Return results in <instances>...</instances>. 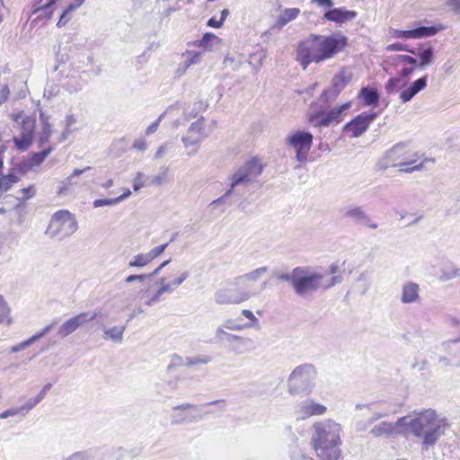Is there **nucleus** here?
Masks as SVG:
<instances>
[{
    "mask_svg": "<svg viewBox=\"0 0 460 460\" xmlns=\"http://www.w3.org/2000/svg\"><path fill=\"white\" fill-rule=\"evenodd\" d=\"M347 45L348 38L342 34H311L297 44L296 60L305 70L311 63L320 64L333 58Z\"/></svg>",
    "mask_w": 460,
    "mask_h": 460,
    "instance_id": "nucleus-1",
    "label": "nucleus"
},
{
    "mask_svg": "<svg viewBox=\"0 0 460 460\" xmlns=\"http://www.w3.org/2000/svg\"><path fill=\"white\" fill-rule=\"evenodd\" d=\"M402 418L406 420L403 423L404 432L421 438L422 447L426 450L444 434L446 423L431 409L413 412L412 415Z\"/></svg>",
    "mask_w": 460,
    "mask_h": 460,
    "instance_id": "nucleus-2",
    "label": "nucleus"
},
{
    "mask_svg": "<svg viewBox=\"0 0 460 460\" xmlns=\"http://www.w3.org/2000/svg\"><path fill=\"white\" fill-rule=\"evenodd\" d=\"M262 169L263 166L258 158H252L245 162L228 175L229 189L226 190L224 195L213 200L210 206L215 207L225 203L232 204V197H236V199L242 198L248 186L261 173Z\"/></svg>",
    "mask_w": 460,
    "mask_h": 460,
    "instance_id": "nucleus-3",
    "label": "nucleus"
},
{
    "mask_svg": "<svg viewBox=\"0 0 460 460\" xmlns=\"http://www.w3.org/2000/svg\"><path fill=\"white\" fill-rule=\"evenodd\" d=\"M341 281V276H333L325 280L323 273L314 271L306 266H298L293 290L299 297L308 298L319 289L330 288Z\"/></svg>",
    "mask_w": 460,
    "mask_h": 460,
    "instance_id": "nucleus-4",
    "label": "nucleus"
},
{
    "mask_svg": "<svg viewBox=\"0 0 460 460\" xmlns=\"http://www.w3.org/2000/svg\"><path fill=\"white\" fill-rule=\"evenodd\" d=\"M316 376V368L311 363H305L296 367L288 379V393L291 395L299 394H310L314 386Z\"/></svg>",
    "mask_w": 460,
    "mask_h": 460,
    "instance_id": "nucleus-5",
    "label": "nucleus"
},
{
    "mask_svg": "<svg viewBox=\"0 0 460 460\" xmlns=\"http://www.w3.org/2000/svg\"><path fill=\"white\" fill-rule=\"evenodd\" d=\"M416 155L410 154L405 143H398L386 152L385 157L392 166L400 167V172H412L422 168V163H417L412 156Z\"/></svg>",
    "mask_w": 460,
    "mask_h": 460,
    "instance_id": "nucleus-6",
    "label": "nucleus"
},
{
    "mask_svg": "<svg viewBox=\"0 0 460 460\" xmlns=\"http://www.w3.org/2000/svg\"><path fill=\"white\" fill-rule=\"evenodd\" d=\"M341 427L334 420L328 419L317 421L313 426L312 445L332 444L341 442Z\"/></svg>",
    "mask_w": 460,
    "mask_h": 460,
    "instance_id": "nucleus-7",
    "label": "nucleus"
},
{
    "mask_svg": "<svg viewBox=\"0 0 460 460\" xmlns=\"http://www.w3.org/2000/svg\"><path fill=\"white\" fill-rule=\"evenodd\" d=\"M76 229L75 217L68 211L61 210L53 215L46 234L50 237L63 239L73 234Z\"/></svg>",
    "mask_w": 460,
    "mask_h": 460,
    "instance_id": "nucleus-8",
    "label": "nucleus"
},
{
    "mask_svg": "<svg viewBox=\"0 0 460 460\" xmlns=\"http://www.w3.org/2000/svg\"><path fill=\"white\" fill-rule=\"evenodd\" d=\"M208 412L202 413L196 405L184 403L172 407L171 422L173 425L197 422L202 420Z\"/></svg>",
    "mask_w": 460,
    "mask_h": 460,
    "instance_id": "nucleus-9",
    "label": "nucleus"
},
{
    "mask_svg": "<svg viewBox=\"0 0 460 460\" xmlns=\"http://www.w3.org/2000/svg\"><path fill=\"white\" fill-rule=\"evenodd\" d=\"M190 276L189 270L182 271L176 279L170 282H166L164 277L161 278L157 283L159 288L146 301V305L153 306L162 300V296L165 293H172L179 286H181Z\"/></svg>",
    "mask_w": 460,
    "mask_h": 460,
    "instance_id": "nucleus-10",
    "label": "nucleus"
},
{
    "mask_svg": "<svg viewBox=\"0 0 460 460\" xmlns=\"http://www.w3.org/2000/svg\"><path fill=\"white\" fill-rule=\"evenodd\" d=\"M350 107V102L335 107L328 112L319 111L310 113L308 121L314 127H328L332 123H339L341 120V114Z\"/></svg>",
    "mask_w": 460,
    "mask_h": 460,
    "instance_id": "nucleus-11",
    "label": "nucleus"
},
{
    "mask_svg": "<svg viewBox=\"0 0 460 460\" xmlns=\"http://www.w3.org/2000/svg\"><path fill=\"white\" fill-rule=\"evenodd\" d=\"M268 272V267L262 266L257 268L250 272L240 275L234 279V284L237 287H241L243 290H248L252 292V296H256L263 290L266 287L264 282L260 290H257L254 284L266 273Z\"/></svg>",
    "mask_w": 460,
    "mask_h": 460,
    "instance_id": "nucleus-12",
    "label": "nucleus"
},
{
    "mask_svg": "<svg viewBox=\"0 0 460 460\" xmlns=\"http://www.w3.org/2000/svg\"><path fill=\"white\" fill-rule=\"evenodd\" d=\"M288 143L296 149L297 161L304 163L307 160L312 146L313 135L309 132L297 131L288 137Z\"/></svg>",
    "mask_w": 460,
    "mask_h": 460,
    "instance_id": "nucleus-13",
    "label": "nucleus"
},
{
    "mask_svg": "<svg viewBox=\"0 0 460 460\" xmlns=\"http://www.w3.org/2000/svg\"><path fill=\"white\" fill-rule=\"evenodd\" d=\"M352 79V73L349 68L341 69L332 78V86L322 93L324 102H329L337 98L345 86Z\"/></svg>",
    "mask_w": 460,
    "mask_h": 460,
    "instance_id": "nucleus-14",
    "label": "nucleus"
},
{
    "mask_svg": "<svg viewBox=\"0 0 460 460\" xmlns=\"http://www.w3.org/2000/svg\"><path fill=\"white\" fill-rule=\"evenodd\" d=\"M252 297V292L239 288H221L215 294V301L218 305L241 304Z\"/></svg>",
    "mask_w": 460,
    "mask_h": 460,
    "instance_id": "nucleus-15",
    "label": "nucleus"
},
{
    "mask_svg": "<svg viewBox=\"0 0 460 460\" xmlns=\"http://www.w3.org/2000/svg\"><path fill=\"white\" fill-rule=\"evenodd\" d=\"M405 420V418L401 417L395 422L386 420L376 422L370 429L369 434L376 438L395 437L396 435L403 432L401 429L403 428Z\"/></svg>",
    "mask_w": 460,
    "mask_h": 460,
    "instance_id": "nucleus-16",
    "label": "nucleus"
},
{
    "mask_svg": "<svg viewBox=\"0 0 460 460\" xmlns=\"http://www.w3.org/2000/svg\"><path fill=\"white\" fill-rule=\"evenodd\" d=\"M376 112H362L344 126V130L350 131L352 137H358L367 131L369 125L376 119Z\"/></svg>",
    "mask_w": 460,
    "mask_h": 460,
    "instance_id": "nucleus-17",
    "label": "nucleus"
},
{
    "mask_svg": "<svg viewBox=\"0 0 460 460\" xmlns=\"http://www.w3.org/2000/svg\"><path fill=\"white\" fill-rule=\"evenodd\" d=\"M326 411V406L318 403L312 399H305L297 404L295 412L297 420H305L312 416L323 415Z\"/></svg>",
    "mask_w": 460,
    "mask_h": 460,
    "instance_id": "nucleus-18",
    "label": "nucleus"
},
{
    "mask_svg": "<svg viewBox=\"0 0 460 460\" xmlns=\"http://www.w3.org/2000/svg\"><path fill=\"white\" fill-rule=\"evenodd\" d=\"M442 27L437 26H420L416 29L401 31L394 30L391 33L396 39H421L437 34Z\"/></svg>",
    "mask_w": 460,
    "mask_h": 460,
    "instance_id": "nucleus-19",
    "label": "nucleus"
},
{
    "mask_svg": "<svg viewBox=\"0 0 460 460\" xmlns=\"http://www.w3.org/2000/svg\"><path fill=\"white\" fill-rule=\"evenodd\" d=\"M343 217L362 224L370 229H376L377 224L373 222L371 217L367 214L362 207L348 206L342 208Z\"/></svg>",
    "mask_w": 460,
    "mask_h": 460,
    "instance_id": "nucleus-20",
    "label": "nucleus"
},
{
    "mask_svg": "<svg viewBox=\"0 0 460 460\" xmlns=\"http://www.w3.org/2000/svg\"><path fill=\"white\" fill-rule=\"evenodd\" d=\"M341 442L312 445L317 460H341Z\"/></svg>",
    "mask_w": 460,
    "mask_h": 460,
    "instance_id": "nucleus-21",
    "label": "nucleus"
},
{
    "mask_svg": "<svg viewBox=\"0 0 460 460\" xmlns=\"http://www.w3.org/2000/svg\"><path fill=\"white\" fill-rule=\"evenodd\" d=\"M33 120L30 119L29 118L26 119H22V132L21 137H13V142L19 150L25 151L31 145L33 138Z\"/></svg>",
    "mask_w": 460,
    "mask_h": 460,
    "instance_id": "nucleus-22",
    "label": "nucleus"
},
{
    "mask_svg": "<svg viewBox=\"0 0 460 460\" xmlns=\"http://www.w3.org/2000/svg\"><path fill=\"white\" fill-rule=\"evenodd\" d=\"M252 339L234 334L226 345V348L235 355H242L252 349Z\"/></svg>",
    "mask_w": 460,
    "mask_h": 460,
    "instance_id": "nucleus-23",
    "label": "nucleus"
},
{
    "mask_svg": "<svg viewBox=\"0 0 460 460\" xmlns=\"http://www.w3.org/2000/svg\"><path fill=\"white\" fill-rule=\"evenodd\" d=\"M357 16L354 11L345 8H332L323 13V19L336 23H345Z\"/></svg>",
    "mask_w": 460,
    "mask_h": 460,
    "instance_id": "nucleus-24",
    "label": "nucleus"
},
{
    "mask_svg": "<svg viewBox=\"0 0 460 460\" xmlns=\"http://www.w3.org/2000/svg\"><path fill=\"white\" fill-rule=\"evenodd\" d=\"M400 299L402 304H414L420 302V286L412 281L404 283L402 287Z\"/></svg>",
    "mask_w": 460,
    "mask_h": 460,
    "instance_id": "nucleus-25",
    "label": "nucleus"
},
{
    "mask_svg": "<svg viewBox=\"0 0 460 460\" xmlns=\"http://www.w3.org/2000/svg\"><path fill=\"white\" fill-rule=\"evenodd\" d=\"M427 86V75H424L413 83L409 87L402 90L400 94V100L405 103L410 102L417 93L425 89Z\"/></svg>",
    "mask_w": 460,
    "mask_h": 460,
    "instance_id": "nucleus-26",
    "label": "nucleus"
},
{
    "mask_svg": "<svg viewBox=\"0 0 460 460\" xmlns=\"http://www.w3.org/2000/svg\"><path fill=\"white\" fill-rule=\"evenodd\" d=\"M170 262V260L164 261L163 263H161L156 269L154 270L153 272L148 274H139V275H129L125 279V284H131L134 282L137 283H143L146 279H150L155 276H157L162 269L165 267Z\"/></svg>",
    "mask_w": 460,
    "mask_h": 460,
    "instance_id": "nucleus-27",
    "label": "nucleus"
},
{
    "mask_svg": "<svg viewBox=\"0 0 460 460\" xmlns=\"http://www.w3.org/2000/svg\"><path fill=\"white\" fill-rule=\"evenodd\" d=\"M40 119L42 124V128L39 137V147L43 148L45 144L49 141L52 130L51 125L49 122V118L43 112H40Z\"/></svg>",
    "mask_w": 460,
    "mask_h": 460,
    "instance_id": "nucleus-28",
    "label": "nucleus"
},
{
    "mask_svg": "<svg viewBox=\"0 0 460 460\" xmlns=\"http://www.w3.org/2000/svg\"><path fill=\"white\" fill-rule=\"evenodd\" d=\"M300 13V9L293 7V8H285L280 15L278 17L275 27L279 29L286 26L289 22L295 20Z\"/></svg>",
    "mask_w": 460,
    "mask_h": 460,
    "instance_id": "nucleus-29",
    "label": "nucleus"
},
{
    "mask_svg": "<svg viewBox=\"0 0 460 460\" xmlns=\"http://www.w3.org/2000/svg\"><path fill=\"white\" fill-rule=\"evenodd\" d=\"M358 97L363 100V102L367 106L376 105L379 101V93L374 88L362 87L358 93Z\"/></svg>",
    "mask_w": 460,
    "mask_h": 460,
    "instance_id": "nucleus-30",
    "label": "nucleus"
},
{
    "mask_svg": "<svg viewBox=\"0 0 460 460\" xmlns=\"http://www.w3.org/2000/svg\"><path fill=\"white\" fill-rule=\"evenodd\" d=\"M182 142L184 147L187 149H190L188 152L189 155H192L196 154L199 148L200 143L202 142V137H197L196 134H189L185 137H182Z\"/></svg>",
    "mask_w": 460,
    "mask_h": 460,
    "instance_id": "nucleus-31",
    "label": "nucleus"
},
{
    "mask_svg": "<svg viewBox=\"0 0 460 460\" xmlns=\"http://www.w3.org/2000/svg\"><path fill=\"white\" fill-rule=\"evenodd\" d=\"M126 326H113L103 331V339L111 340L114 342H120L123 339V333Z\"/></svg>",
    "mask_w": 460,
    "mask_h": 460,
    "instance_id": "nucleus-32",
    "label": "nucleus"
},
{
    "mask_svg": "<svg viewBox=\"0 0 460 460\" xmlns=\"http://www.w3.org/2000/svg\"><path fill=\"white\" fill-rule=\"evenodd\" d=\"M52 151L53 147L49 146L47 148H43L41 152L32 153L28 159V166L31 168L40 165Z\"/></svg>",
    "mask_w": 460,
    "mask_h": 460,
    "instance_id": "nucleus-33",
    "label": "nucleus"
},
{
    "mask_svg": "<svg viewBox=\"0 0 460 460\" xmlns=\"http://www.w3.org/2000/svg\"><path fill=\"white\" fill-rule=\"evenodd\" d=\"M78 328L79 327L73 316L61 324V326L58 329V334L61 338H65L70 335L71 333L75 332Z\"/></svg>",
    "mask_w": 460,
    "mask_h": 460,
    "instance_id": "nucleus-34",
    "label": "nucleus"
},
{
    "mask_svg": "<svg viewBox=\"0 0 460 460\" xmlns=\"http://www.w3.org/2000/svg\"><path fill=\"white\" fill-rule=\"evenodd\" d=\"M99 315V312L97 311H87V312H82L78 314H75L74 316L78 327H83L85 324L91 323L94 319H96Z\"/></svg>",
    "mask_w": 460,
    "mask_h": 460,
    "instance_id": "nucleus-35",
    "label": "nucleus"
},
{
    "mask_svg": "<svg viewBox=\"0 0 460 460\" xmlns=\"http://www.w3.org/2000/svg\"><path fill=\"white\" fill-rule=\"evenodd\" d=\"M10 313L11 308L2 296V300H0V324H4L6 326H10L12 324L13 318L11 317Z\"/></svg>",
    "mask_w": 460,
    "mask_h": 460,
    "instance_id": "nucleus-36",
    "label": "nucleus"
},
{
    "mask_svg": "<svg viewBox=\"0 0 460 460\" xmlns=\"http://www.w3.org/2000/svg\"><path fill=\"white\" fill-rule=\"evenodd\" d=\"M420 61H417V66L425 67L430 65L434 59V49L432 47H429L422 51L419 52Z\"/></svg>",
    "mask_w": 460,
    "mask_h": 460,
    "instance_id": "nucleus-37",
    "label": "nucleus"
},
{
    "mask_svg": "<svg viewBox=\"0 0 460 460\" xmlns=\"http://www.w3.org/2000/svg\"><path fill=\"white\" fill-rule=\"evenodd\" d=\"M62 460H96L95 451L93 449L77 451L64 457Z\"/></svg>",
    "mask_w": 460,
    "mask_h": 460,
    "instance_id": "nucleus-38",
    "label": "nucleus"
},
{
    "mask_svg": "<svg viewBox=\"0 0 460 460\" xmlns=\"http://www.w3.org/2000/svg\"><path fill=\"white\" fill-rule=\"evenodd\" d=\"M203 120H204V118L202 117L201 119H198L197 121L191 123V125L190 126L189 129H188V133L189 134H196L197 137H202V139H205L208 136V133L205 130L204 127H203Z\"/></svg>",
    "mask_w": 460,
    "mask_h": 460,
    "instance_id": "nucleus-39",
    "label": "nucleus"
},
{
    "mask_svg": "<svg viewBox=\"0 0 460 460\" xmlns=\"http://www.w3.org/2000/svg\"><path fill=\"white\" fill-rule=\"evenodd\" d=\"M152 261L147 253H138L129 261V267L142 268L148 265Z\"/></svg>",
    "mask_w": 460,
    "mask_h": 460,
    "instance_id": "nucleus-40",
    "label": "nucleus"
},
{
    "mask_svg": "<svg viewBox=\"0 0 460 460\" xmlns=\"http://www.w3.org/2000/svg\"><path fill=\"white\" fill-rule=\"evenodd\" d=\"M226 329L219 325L215 332V340L218 343L226 345L234 334L229 333L226 331Z\"/></svg>",
    "mask_w": 460,
    "mask_h": 460,
    "instance_id": "nucleus-41",
    "label": "nucleus"
},
{
    "mask_svg": "<svg viewBox=\"0 0 460 460\" xmlns=\"http://www.w3.org/2000/svg\"><path fill=\"white\" fill-rule=\"evenodd\" d=\"M406 82H403L401 78L398 77H391L386 84L385 91L387 93H393L397 91V89L405 86Z\"/></svg>",
    "mask_w": 460,
    "mask_h": 460,
    "instance_id": "nucleus-42",
    "label": "nucleus"
},
{
    "mask_svg": "<svg viewBox=\"0 0 460 460\" xmlns=\"http://www.w3.org/2000/svg\"><path fill=\"white\" fill-rule=\"evenodd\" d=\"M19 181V177L15 174H8L6 176H4L3 178H0V191L2 190H8L13 183H16Z\"/></svg>",
    "mask_w": 460,
    "mask_h": 460,
    "instance_id": "nucleus-43",
    "label": "nucleus"
},
{
    "mask_svg": "<svg viewBox=\"0 0 460 460\" xmlns=\"http://www.w3.org/2000/svg\"><path fill=\"white\" fill-rule=\"evenodd\" d=\"M395 413H397V410H391V411L386 410V411H375L369 417L368 423L374 424V423L377 422L379 420L386 418V417L395 414Z\"/></svg>",
    "mask_w": 460,
    "mask_h": 460,
    "instance_id": "nucleus-44",
    "label": "nucleus"
},
{
    "mask_svg": "<svg viewBox=\"0 0 460 460\" xmlns=\"http://www.w3.org/2000/svg\"><path fill=\"white\" fill-rule=\"evenodd\" d=\"M391 58L394 65H398L400 63H405V64H409V65H415V66H417V59L409 55H395V56L392 57Z\"/></svg>",
    "mask_w": 460,
    "mask_h": 460,
    "instance_id": "nucleus-45",
    "label": "nucleus"
},
{
    "mask_svg": "<svg viewBox=\"0 0 460 460\" xmlns=\"http://www.w3.org/2000/svg\"><path fill=\"white\" fill-rule=\"evenodd\" d=\"M297 272H298V267H296L295 269H293V270L291 272H285V273L278 274L277 278L279 280L287 281V282L290 283L291 287L293 288Z\"/></svg>",
    "mask_w": 460,
    "mask_h": 460,
    "instance_id": "nucleus-46",
    "label": "nucleus"
},
{
    "mask_svg": "<svg viewBox=\"0 0 460 460\" xmlns=\"http://www.w3.org/2000/svg\"><path fill=\"white\" fill-rule=\"evenodd\" d=\"M386 50L388 51H406L411 54H416L415 49H410L407 44L396 42L390 44L386 47Z\"/></svg>",
    "mask_w": 460,
    "mask_h": 460,
    "instance_id": "nucleus-47",
    "label": "nucleus"
},
{
    "mask_svg": "<svg viewBox=\"0 0 460 460\" xmlns=\"http://www.w3.org/2000/svg\"><path fill=\"white\" fill-rule=\"evenodd\" d=\"M208 107V103L202 101L196 102L193 105L191 111H188L186 116L188 119L195 118L197 114L202 111H205Z\"/></svg>",
    "mask_w": 460,
    "mask_h": 460,
    "instance_id": "nucleus-48",
    "label": "nucleus"
},
{
    "mask_svg": "<svg viewBox=\"0 0 460 460\" xmlns=\"http://www.w3.org/2000/svg\"><path fill=\"white\" fill-rule=\"evenodd\" d=\"M146 175L143 172H138L133 180V190L135 191L139 190L145 186Z\"/></svg>",
    "mask_w": 460,
    "mask_h": 460,
    "instance_id": "nucleus-49",
    "label": "nucleus"
},
{
    "mask_svg": "<svg viewBox=\"0 0 460 460\" xmlns=\"http://www.w3.org/2000/svg\"><path fill=\"white\" fill-rule=\"evenodd\" d=\"M187 363L186 366H192L197 364H207L210 361L209 357L205 355H199L193 358H186Z\"/></svg>",
    "mask_w": 460,
    "mask_h": 460,
    "instance_id": "nucleus-50",
    "label": "nucleus"
},
{
    "mask_svg": "<svg viewBox=\"0 0 460 460\" xmlns=\"http://www.w3.org/2000/svg\"><path fill=\"white\" fill-rule=\"evenodd\" d=\"M168 243H164V244H162V245H159V246H156V247H154L153 249H151L147 254L150 258L151 261L155 260L156 257H158L160 254H162L164 250L166 249V247L168 246Z\"/></svg>",
    "mask_w": 460,
    "mask_h": 460,
    "instance_id": "nucleus-51",
    "label": "nucleus"
},
{
    "mask_svg": "<svg viewBox=\"0 0 460 460\" xmlns=\"http://www.w3.org/2000/svg\"><path fill=\"white\" fill-rule=\"evenodd\" d=\"M40 401L35 397L28 400L25 404L22 407V411H23V416L27 414L31 409H33Z\"/></svg>",
    "mask_w": 460,
    "mask_h": 460,
    "instance_id": "nucleus-52",
    "label": "nucleus"
},
{
    "mask_svg": "<svg viewBox=\"0 0 460 460\" xmlns=\"http://www.w3.org/2000/svg\"><path fill=\"white\" fill-rule=\"evenodd\" d=\"M118 204L116 199H100L93 201L94 208H100L103 206H114Z\"/></svg>",
    "mask_w": 460,
    "mask_h": 460,
    "instance_id": "nucleus-53",
    "label": "nucleus"
},
{
    "mask_svg": "<svg viewBox=\"0 0 460 460\" xmlns=\"http://www.w3.org/2000/svg\"><path fill=\"white\" fill-rule=\"evenodd\" d=\"M90 169H91V167H89V166H87L84 169H75L73 173L66 179V181H64V184L66 186L73 184L74 177L79 176L82 173H84V172L89 171Z\"/></svg>",
    "mask_w": 460,
    "mask_h": 460,
    "instance_id": "nucleus-54",
    "label": "nucleus"
},
{
    "mask_svg": "<svg viewBox=\"0 0 460 460\" xmlns=\"http://www.w3.org/2000/svg\"><path fill=\"white\" fill-rule=\"evenodd\" d=\"M18 414L23 415V411H22V407L11 408L0 414V419H6L11 416H15Z\"/></svg>",
    "mask_w": 460,
    "mask_h": 460,
    "instance_id": "nucleus-55",
    "label": "nucleus"
},
{
    "mask_svg": "<svg viewBox=\"0 0 460 460\" xmlns=\"http://www.w3.org/2000/svg\"><path fill=\"white\" fill-rule=\"evenodd\" d=\"M33 342L34 341L31 340V338H30L17 345L13 346L10 350L13 353L19 352L21 350L25 349L27 347L31 346Z\"/></svg>",
    "mask_w": 460,
    "mask_h": 460,
    "instance_id": "nucleus-56",
    "label": "nucleus"
},
{
    "mask_svg": "<svg viewBox=\"0 0 460 460\" xmlns=\"http://www.w3.org/2000/svg\"><path fill=\"white\" fill-rule=\"evenodd\" d=\"M57 323L56 321H53L50 324L47 325L46 327H44L40 332L36 333L35 335L31 336V340L35 342L37 341L38 340H40L41 337H43L44 335H46L52 328L53 326Z\"/></svg>",
    "mask_w": 460,
    "mask_h": 460,
    "instance_id": "nucleus-57",
    "label": "nucleus"
},
{
    "mask_svg": "<svg viewBox=\"0 0 460 460\" xmlns=\"http://www.w3.org/2000/svg\"><path fill=\"white\" fill-rule=\"evenodd\" d=\"M187 360L186 358H182L181 357L178 355H173L171 360V363L168 366V369H172L173 367L176 366H186Z\"/></svg>",
    "mask_w": 460,
    "mask_h": 460,
    "instance_id": "nucleus-58",
    "label": "nucleus"
},
{
    "mask_svg": "<svg viewBox=\"0 0 460 460\" xmlns=\"http://www.w3.org/2000/svg\"><path fill=\"white\" fill-rule=\"evenodd\" d=\"M10 90L7 84H2L0 82V103H3L8 99Z\"/></svg>",
    "mask_w": 460,
    "mask_h": 460,
    "instance_id": "nucleus-59",
    "label": "nucleus"
},
{
    "mask_svg": "<svg viewBox=\"0 0 460 460\" xmlns=\"http://www.w3.org/2000/svg\"><path fill=\"white\" fill-rule=\"evenodd\" d=\"M216 39H217V36H215L213 33H205L199 41V47L207 49V48H208L210 40H216Z\"/></svg>",
    "mask_w": 460,
    "mask_h": 460,
    "instance_id": "nucleus-60",
    "label": "nucleus"
},
{
    "mask_svg": "<svg viewBox=\"0 0 460 460\" xmlns=\"http://www.w3.org/2000/svg\"><path fill=\"white\" fill-rule=\"evenodd\" d=\"M164 113H162L156 120H155L150 126L147 127V128L146 129V135H151L157 130L160 121L164 118Z\"/></svg>",
    "mask_w": 460,
    "mask_h": 460,
    "instance_id": "nucleus-61",
    "label": "nucleus"
},
{
    "mask_svg": "<svg viewBox=\"0 0 460 460\" xmlns=\"http://www.w3.org/2000/svg\"><path fill=\"white\" fill-rule=\"evenodd\" d=\"M224 64L226 66H231L233 69H236L240 66L241 61L240 60L236 61L234 57L226 56L224 59Z\"/></svg>",
    "mask_w": 460,
    "mask_h": 460,
    "instance_id": "nucleus-62",
    "label": "nucleus"
},
{
    "mask_svg": "<svg viewBox=\"0 0 460 460\" xmlns=\"http://www.w3.org/2000/svg\"><path fill=\"white\" fill-rule=\"evenodd\" d=\"M221 325L230 331H237V330L243 329L242 326L235 324L234 321L232 319H227V320L224 321V323Z\"/></svg>",
    "mask_w": 460,
    "mask_h": 460,
    "instance_id": "nucleus-63",
    "label": "nucleus"
},
{
    "mask_svg": "<svg viewBox=\"0 0 460 460\" xmlns=\"http://www.w3.org/2000/svg\"><path fill=\"white\" fill-rule=\"evenodd\" d=\"M242 314L252 322V326H255L259 323L258 318L253 314V313L251 310L243 309L242 311Z\"/></svg>",
    "mask_w": 460,
    "mask_h": 460,
    "instance_id": "nucleus-64",
    "label": "nucleus"
}]
</instances>
